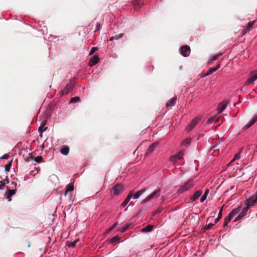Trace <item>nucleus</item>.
<instances>
[{"mask_svg": "<svg viewBox=\"0 0 257 257\" xmlns=\"http://www.w3.org/2000/svg\"><path fill=\"white\" fill-rule=\"evenodd\" d=\"M241 210V207H239L237 208H235L234 209H233L229 214L225 218L224 223H223V226H226L228 223V222L230 221V220L237 214H238Z\"/></svg>", "mask_w": 257, "mask_h": 257, "instance_id": "nucleus-1", "label": "nucleus"}, {"mask_svg": "<svg viewBox=\"0 0 257 257\" xmlns=\"http://www.w3.org/2000/svg\"><path fill=\"white\" fill-rule=\"evenodd\" d=\"M124 190L123 186L120 184H116L112 187L111 193L113 196H117L120 194Z\"/></svg>", "mask_w": 257, "mask_h": 257, "instance_id": "nucleus-2", "label": "nucleus"}, {"mask_svg": "<svg viewBox=\"0 0 257 257\" xmlns=\"http://www.w3.org/2000/svg\"><path fill=\"white\" fill-rule=\"evenodd\" d=\"M194 185V184L192 180H189L187 182H185L183 185H182L178 190V191L180 193H183L185 191H188L189 189L191 188Z\"/></svg>", "mask_w": 257, "mask_h": 257, "instance_id": "nucleus-3", "label": "nucleus"}, {"mask_svg": "<svg viewBox=\"0 0 257 257\" xmlns=\"http://www.w3.org/2000/svg\"><path fill=\"white\" fill-rule=\"evenodd\" d=\"M180 51L181 54L184 57L188 56L191 52L190 48L188 45L182 46L180 49Z\"/></svg>", "mask_w": 257, "mask_h": 257, "instance_id": "nucleus-4", "label": "nucleus"}, {"mask_svg": "<svg viewBox=\"0 0 257 257\" xmlns=\"http://www.w3.org/2000/svg\"><path fill=\"white\" fill-rule=\"evenodd\" d=\"M74 83L72 82V81H70L69 83H68L65 87L61 90L62 95H66L67 94L69 91L74 87Z\"/></svg>", "mask_w": 257, "mask_h": 257, "instance_id": "nucleus-5", "label": "nucleus"}, {"mask_svg": "<svg viewBox=\"0 0 257 257\" xmlns=\"http://www.w3.org/2000/svg\"><path fill=\"white\" fill-rule=\"evenodd\" d=\"M160 192V189H156L153 193L150 194L148 197L143 199L142 201V203L144 204L148 202L149 201L152 200L154 197H155L159 192Z\"/></svg>", "mask_w": 257, "mask_h": 257, "instance_id": "nucleus-6", "label": "nucleus"}, {"mask_svg": "<svg viewBox=\"0 0 257 257\" xmlns=\"http://www.w3.org/2000/svg\"><path fill=\"white\" fill-rule=\"evenodd\" d=\"M183 155L184 152L183 151H180L177 154L171 157L170 161L172 162L175 163L178 160L181 159Z\"/></svg>", "mask_w": 257, "mask_h": 257, "instance_id": "nucleus-7", "label": "nucleus"}, {"mask_svg": "<svg viewBox=\"0 0 257 257\" xmlns=\"http://www.w3.org/2000/svg\"><path fill=\"white\" fill-rule=\"evenodd\" d=\"M99 61V58L98 56L94 55L92 57L89 61V66L92 67L95 65H96Z\"/></svg>", "mask_w": 257, "mask_h": 257, "instance_id": "nucleus-8", "label": "nucleus"}, {"mask_svg": "<svg viewBox=\"0 0 257 257\" xmlns=\"http://www.w3.org/2000/svg\"><path fill=\"white\" fill-rule=\"evenodd\" d=\"M199 119L197 117H196L194 119H193L190 122L189 126L187 127V129L188 131H191L193 127L195 126V125L197 124L198 122Z\"/></svg>", "mask_w": 257, "mask_h": 257, "instance_id": "nucleus-9", "label": "nucleus"}, {"mask_svg": "<svg viewBox=\"0 0 257 257\" xmlns=\"http://www.w3.org/2000/svg\"><path fill=\"white\" fill-rule=\"evenodd\" d=\"M257 79V71H254L251 76L246 81L247 84H252L253 83L254 81Z\"/></svg>", "mask_w": 257, "mask_h": 257, "instance_id": "nucleus-10", "label": "nucleus"}, {"mask_svg": "<svg viewBox=\"0 0 257 257\" xmlns=\"http://www.w3.org/2000/svg\"><path fill=\"white\" fill-rule=\"evenodd\" d=\"M158 144L156 142L153 143L152 144V145L150 146V147L147 149L146 154L147 155H150L151 154L156 148V147L158 146Z\"/></svg>", "mask_w": 257, "mask_h": 257, "instance_id": "nucleus-11", "label": "nucleus"}, {"mask_svg": "<svg viewBox=\"0 0 257 257\" xmlns=\"http://www.w3.org/2000/svg\"><path fill=\"white\" fill-rule=\"evenodd\" d=\"M133 192L131 191L130 192V193L128 194L126 199L121 203V206L122 207H124L127 205V204L128 203V202L130 201L131 199L133 197Z\"/></svg>", "mask_w": 257, "mask_h": 257, "instance_id": "nucleus-12", "label": "nucleus"}, {"mask_svg": "<svg viewBox=\"0 0 257 257\" xmlns=\"http://www.w3.org/2000/svg\"><path fill=\"white\" fill-rule=\"evenodd\" d=\"M227 103L228 102L226 101H224L221 102L218 107V112L221 113L226 108Z\"/></svg>", "mask_w": 257, "mask_h": 257, "instance_id": "nucleus-13", "label": "nucleus"}, {"mask_svg": "<svg viewBox=\"0 0 257 257\" xmlns=\"http://www.w3.org/2000/svg\"><path fill=\"white\" fill-rule=\"evenodd\" d=\"M16 190H10L8 189L7 192V198L8 201H11L12 200L11 197L14 195L16 193Z\"/></svg>", "mask_w": 257, "mask_h": 257, "instance_id": "nucleus-14", "label": "nucleus"}, {"mask_svg": "<svg viewBox=\"0 0 257 257\" xmlns=\"http://www.w3.org/2000/svg\"><path fill=\"white\" fill-rule=\"evenodd\" d=\"M177 100V97L175 96L171 98L169 101L166 103L167 107H171L175 105Z\"/></svg>", "mask_w": 257, "mask_h": 257, "instance_id": "nucleus-15", "label": "nucleus"}, {"mask_svg": "<svg viewBox=\"0 0 257 257\" xmlns=\"http://www.w3.org/2000/svg\"><path fill=\"white\" fill-rule=\"evenodd\" d=\"M219 67L220 64H218L215 67L209 68L206 75H209L212 74L213 72L216 71L218 69H219Z\"/></svg>", "mask_w": 257, "mask_h": 257, "instance_id": "nucleus-16", "label": "nucleus"}, {"mask_svg": "<svg viewBox=\"0 0 257 257\" xmlns=\"http://www.w3.org/2000/svg\"><path fill=\"white\" fill-rule=\"evenodd\" d=\"M202 194V192L201 190L196 191L194 195L192 196L191 199L192 201L196 200Z\"/></svg>", "mask_w": 257, "mask_h": 257, "instance_id": "nucleus-17", "label": "nucleus"}, {"mask_svg": "<svg viewBox=\"0 0 257 257\" xmlns=\"http://www.w3.org/2000/svg\"><path fill=\"white\" fill-rule=\"evenodd\" d=\"M133 5L134 7V9L136 11H138L141 8L142 3L140 1H139L138 0L134 1L133 2Z\"/></svg>", "mask_w": 257, "mask_h": 257, "instance_id": "nucleus-18", "label": "nucleus"}, {"mask_svg": "<svg viewBox=\"0 0 257 257\" xmlns=\"http://www.w3.org/2000/svg\"><path fill=\"white\" fill-rule=\"evenodd\" d=\"M212 141L213 142V146H212L210 151H211L213 149L217 148L220 145H221V142L220 141H217L214 139H213Z\"/></svg>", "mask_w": 257, "mask_h": 257, "instance_id": "nucleus-19", "label": "nucleus"}, {"mask_svg": "<svg viewBox=\"0 0 257 257\" xmlns=\"http://www.w3.org/2000/svg\"><path fill=\"white\" fill-rule=\"evenodd\" d=\"M66 188V191H65V194H64L65 196L67 195L68 192H71V191H73V190H74L73 185H72V184H69L68 185H67Z\"/></svg>", "mask_w": 257, "mask_h": 257, "instance_id": "nucleus-20", "label": "nucleus"}, {"mask_svg": "<svg viewBox=\"0 0 257 257\" xmlns=\"http://www.w3.org/2000/svg\"><path fill=\"white\" fill-rule=\"evenodd\" d=\"M248 209H249L248 206H246V207H244L242 209L241 212L239 214V218H242L243 217H244L246 215V212Z\"/></svg>", "mask_w": 257, "mask_h": 257, "instance_id": "nucleus-21", "label": "nucleus"}, {"mask_svg": "<svg viewBox=\"0 0 257 257\" xmlns=\"http://www.w3.org/2000/svg\"><path fill=\"white\" fill-rule=\"evenodd\" d=\"M69 152V148L68 146H65L63 147L60 150V152L64 155H67Z\"/></svg>", "mask_w": 257, "mask_h": 257, "instance_id": "nucleus-22", "label": "nucleus"}, {"mask_svg": "<svg viewBox=\"0 0 257 257\" xmlns=\"http://www.w3.org/2000/svg\"><path fill=\"white\" fill-rule=\"evenodd\" d=\"M153 227L154 226L153 225L149 224L145 227L143 228L142 229V231L145 232H150L152 230Z\"/></svg>", "mask_w": 257, "mask_h": 257, "instance_id": "nucleus-23", "label": "nucleus"}, {"mask_svg": "<svg viewBox=\"0 0 257 257\" xmlns=\"http://www.w3.org/2000/svg\"><path fill=\"white\" fill-rule=\"evenodd\" d=\"M78 241V240H75L74 241H67L66 242V244L69 247H74L76 245V243H77Z\"/></svg>", "mask_w": 257, "mask_h": 257, "instance_id": "nucleus-24", "label": "nucleus"}, {"mask_svg": "<svg viewBox=\"0 0 257 257\" xmlns=\"http://www.w3.org/2000/svg\"><path fill=\"white\" fill-rule=\"evenodd\" d=\"M222 208H223V207L220 209L219 212L218 213V215L217 216V217L215 219L214 224L217 223L220 220V219L221 218Z\"/></svg>", "mask_w": 257, "mask_h": 257, "instance_id": "nucleus-25", "label": "nucleus"}, {"mask_svg": "<svg viewBox=\"0 0 257 257\" xmlns=\"http://www.w3.org/2000/svg\"><path fill=\"white\" fill-rule=\"evenodd\" d=\"M208 193H209V190L208 189H207L204 194H203V195L201 197V199H200V202H203L206 199V197L208 194Z\"/></svg>", "mask_w": 257, "mask_h": 257, "instance_id": "nucleus-26", "label": "nucleus"}, {"mask_svg": "<svg viewBox=\"0 0 257 257\" xmlns=\"http://www.w3.org/2000/svg\"><path fill=\"white\" fill-rule=\"evenodd\" d=\"M220 118L216 116L211 117L208 119V121L211 122H216L219 121Z\"/></svg>", "mask_w": 257, "mask_h": 257, "instance_id": "nucleus-27", "label": "nucleus"}, {"mask_svg": "<svg viewBox=\"0 0 257 257\" xmlns=\"http://www.w3.org/2000/svg\"><path fill=\"white\" fill-rule=\"evenodd\" d=\"M33 159L35 162L37 163H41L44 161L43 159L41 156H39L35 158H34Z\"/></svg>", "mask_w": 257, "mask_h": 257, "instance_id": "nucleus-28", "label": "nucleus"}, {"mask_svg": "<svg viewBox=\"0 0 257 257\" xmlns=\"http://www.w3.org/2000/svg\"><path fill=\"white\" fill-rule=\"evenodd\" d=\"M120 239V237L118 236H115L113 237L110 240V242L111 243L113 242H118Z\"/></svg>", "mask_w": 257, "mask_h": 257, "instance_id": "nucleus-29", "label": "nucleus"}, {"mask_svg": "<svg viewBox=\"0 0 257 257\" xmlns=\"http://www.w3.org/2000/svg\"><path fill=\"white\" fill-rule=\"evenodd\" d=\"M255 21L249 22L247 23V27H246L247 29L248 30H250L252 28L253 25H254L255 23Z\"/></svg>", "mask_w": 257, "mask_h": 257, "instance_id": "nucleus-30", "label": "nucleus"}, {"mask_svg": "<svg viewBox=\"0 0 257 257\" xmlns=\"http://www.w3.org/2000/svg\"><path fill=\"white\" fill-rule=\"evenodd\" d=\"M80 98L78 96H76L72 98L70 100V103H76L80 100Z\"/></svg>", "mask_w": 257, "mask_h": 257, "instance_id": "nucleus-31", "label": "nucleus"}, {"mask_svg": "<svg viewBox=\"0 0 257 257\" xmlns=\"http://www.w3.org/2000/svg\"><path fill=\"white\" fill-rule=\"evenodd\" d=\"M214 225V223H210L208 225H205L204 228V231H205L206 230L210 229Z\"/></svg>", "mask_w": 257, "mask_h": 257, "instance_id": "nucleus-32", "label": "nucleus"}, {"mask_svg": "<svg viewBox=\"0 0 257 257\" xmlns=\"http://www.w3.org/2000/svg\"><path fill=\"white\" fill-rule=\"evenodd\" d=\"M11 166H12V161H11L10 162L8 163L5 166V171L7 172L10 171V168H11Z\"/></svg>", "mask_w": 257, "mask_h": 257, "instance_id": "nucleus-33", "label": "nucleus"}, {"mask_svg": "<svg viewBox=\"0 0 257 257\" xmlns=\"http://www.w3.org/2000/svg\"><path fill=\"white\" fill-rule=\"evenodd\" d=\"M240 157V152H239L235 154L233 159L231 161L230 163L236 160L239 159Z\"/></svg>", "mask_w": 257, "mask_h": 257, "instance_id": "nucleus-34", "label": "nucleus"}, {"mask_svg": "<svg viewBox=\"0 0 257 257\" xmlns=\"http://www.w3.org/2000/svg\"><path fill=\"white\" fill-rule=\"evenodd\" d=\"M33 158H34V157L32 156V154H29V156H28V157H27L25 158L24 159V160H25V161L26 162H29V161H30V160L31 159L33 160Z\"/></svg>", "mask_w": 257, "mask_h": 257, "instance_id": "nucleus-35", "label": "nucleus"}, {"mask_svg": "<svg viewBox=\"0 0 257 257\" xmlns=\"http://www.w3.org/2000/svg\"><path fill=\"white\" fill-rule=\"evenodd\" d=\"M97 50H98L97 47H92L90 50V52L89 53V55H92L93 53H94Z\"/></svg>", "mask_w": 257, "mask_h": 257, "instance_id": "nucleus-36", "label": "nucleus"}, {"mask_svg": "<svg viewBox=\"0 0 257 257\" xmlns=\"http://www.w3.org/2000/svg\"><path fill=\"white\" fill-rule=\"evenodd\" d=\"M257 121V115L254 116L252 119L249 122L251 125H253Z\"/></svg>", "mask_w": 257, "mask_h": 257, "instance_id": "nucleus-37", "label": "nucleus"}, {"mask_svg": "<svg viewBox=\"0 0 257 257\" xmlns=\"http://www.w3.org/2000/svg\"><path fill=\"white\" fill-rule=\"evenodd\" d=\"M221 55H222V53H219V54H216V55H214V56L212 57V58L211 60H212V61H215V60H217V59H218V58L220 56H221Z\"/></svg>", "mask_w": 257, "mask_h": 257, "instance_id": "nucleus-38", "label": "nucleus"}, {"mask_svg": "<svg viewBox=\"0 0 257 257\" xmlns=\"http://www.w3.org/2000/svg\"><path fill=\"white\" fill-rule=\"evenodd\" d=\"M123 33H120L118 35H115V36H114V39L115 40H118L120 38H121L123 36Z\"/></svg>", "mask_w": 257, "mask_h": 257, "instance_id": "nucleus-39", "label": "nucleus"}, {"mask_svg": "<svg viewBox=\"0 0 257 257\" xmlns=\"http://www.w3.org/2000/svg\"><path fill=\"white\" fill-rule=\"evenodd\" d=\"M128 228V225H126L125 226L122 227L121 228H120L119 229V231L121 232H123L124 231H125Z\"/></svg>", "mask_w": 257, "mask_h": 257, "instance_id": "nucleus-40", "label": "nucleus"}, {"mask_svg": "<svg viewBox=\"0 0 257 257\" xmlns=\"http://www.w3.org/2000/svg\"><path fill=\"white\" fill-rule=\"evenodd\" d=\"M146 191V188H143L139 191H138L137 192L139 193V196H140L142 194H143Z\"/></svg>", "mask_w": 257, "mask_h": 257, "instance_id": "nucleus-41", "label": "nucleus"}, {"mask_svg": "<svg viewBox=\"0 0 257 257\" xmlns=\"http://www.w3.org/2000/svg\"><path fill=\"white\" fill-rule=\"evenodd\" d=\"M44 124H43V125H41V126H40L39 127V131L40 132L42 133L43 132H44V131L46 130L47 127H45V128H44V129L43 128V127H44Z\"/></svg>", "mask_w": 257, "mask_h": 257, "instance_id": "nucleus-42", "label": "nucleus"}, {"mask_svg": "<svg viewBox=\"0 0 257 257\" xmlns=\"http://www.w3.org/2000/svg\"><path fill=\"white\" fill-rule=\"evenodd\" d=\"M162 211V209L158 208L153 213V216L156 215L157 214L160 213Z\"/></svg>", "mask_w": 257, "mask_h": 257, "instance_id": "nucleus-43", "label": "nucleus"}, {"mask_svg": "<svg viewBox=\"0 0 257 257\" xmlns=\"http://www.w3.org/2000/svg\"><path fill=\"white\" fill-rule=\"evenodd\" d=\"M133 197L134 199H138L140 197L139 193L137 192L135 194L133 193Z\"/></svg>", "mask_w": 257, "mask_h": 257, "instance_id": "nucleus-44", "label": "nucleus"}, {"mask_svg": "<svg viewBox=\"0 0 257 257\" xmlns=\"http://www.w3.org/2000/svg\"><path fill=\"white\" fill-rule=\"evenodd\" d=\"M191 139H187L184 142V144L185 145H189L190 143Z\"/></svg>", "mask_w": 257, "mask_h": 257, "instance_id": "nucleus-45", "label": "nucleus"}, {"mask_svg": "<svg viewBox=\"0 0 257 257\" xmlns=\"http://www.w3.org/2000/svg\"><path fill=\"white\" fill-rule=\"evenodd\" d=\"M100 24L98 23H97V24L96 25V30H95V31H98L100 29Z\"/></svg>", "mask_w": 257, "mask_h": 257, "instance_id": "nucleus-46", "label": "nucleus"}, {"mask_svg": "<svg viewBox=\"0 0 257 257\" xmlns=\"http://www.w3.org/2000/svg\"><path fill=\"white\" fill-rule=\"evenodd\" d=\"M251 126V124L248 122L247 124H246L244 127L245 128V129H247L248 128H249L250 126Z\"/></svg>", "mask_w": 257, "mask_h": 257, "instance_id": "nucleus-47", "label": "nucleus"}, {"mask_svg": "<svg viewBox=\"0 0 257 257\" xmlns=\"http://www.w3.org/2000/svg\"><path fill=\"white\" fill-rule=\"evenodd\" d=\"M248 29H247V28H245V29H244L243 30H242V34H243V35H244L245 34H246V33H247V31H248Z\"/></svg>", "mask_w": 257, "mask_h": 257, "instance_id": "nucleus-48", "label": "nucleus"}, {"mask_svg": "<svg viewBox=\"0 0 257 257\" xmlns=\"http://www.w3.org/2000/svg\"><path fill=\"white\" fill-rule=\"evenodd\" d=\"M9 156L8 154L4 155L1 158L4 159H7L9 158Z\"/></svg>", "mask_w": 257, "mask_h": 257, "instance_id": "nucleus-49", "label": "nucleus"}, {"mask_svg": "<svg viewBox=\"0 0 257 257\" xmlns=\"http://www.w3.org/2000/svg\"><path fill=\"white\" fill-rule=\"evenodd\" d=\"M113 229H112V228H111L110 227L109 228H108L105 231V233H109V232H110L111 230H112Z\"/></svg>", "mask_w": 257, "mask_h": 257, "instance_id": "nucleus-50", "label": "nucleus"}, {"mask_svg": "<svg viewBox=\"0 0 257 257\" xmlns=\"http://www.w3.org/2000/svg\"><path fill=\"white\" fill-rule=\"evenodd\" d=\"M117 224V222H115L110 227L112 228V229H113V228H114L116 227Z\"/></svg>", "mask_w": 257, "mask_h": 257, "instance_id": "nucleus-51", "label": "nucleus"}, {"mask_svg": "<svg viewBox=\"0 0 257 257\" xmlns=\"http://www.w3.org/2000/svg\"><path fill=\"white\" fill-rule=\"evenodd\" d=\"M117 224V222H115L110 227L112 228V229H113V228H114L116 227Z\"/></svg>", "mask_w": 257, "mask_h": 257, "instance_id": "nucleus-52", "label": "nucleus"}, {"mask_svg": "<svg viewBox=\"0 0 257 257\" xmlns=\"http://www.w3.org/2000/svg\"><path fill=\"white\" fill-rule=\"evenodd\" d=\"M117 224V222H115L110 227L112 228V229H113V228H114L116 227Z\"/></svg>", "mask_w": 257, "mask_h": 257, "instance_id": "nucleus-53", "label": "nucleus"}, {"mask_svg": "<svg viewBox=\"0 0 257 257\" xmlns=\"http://www.w3.org/2000/svg\"><path fill=\"white\" fill-rule=\"evenodd\" d=\"M241 218H239V215L235 218L234 222H236L238 221L239 219H241Z\"/></svg>", "mask_w": 257, "mask_h": 257, "instance_id": "nucleus-54", "label": "nucleus"}, {"mask_svg": "<svg viewBox=\"0 0 257 257\" xmlns=\"http://www.w3.org/2000/svg\"><path fill=\"white\" fill-rule=\"evenodd\" d=\"M113 40H114V37H111L109 39V41H113Z\"/></svg>", "mask_w": 257, "mask_h": 257, "instance_id": "nucleus-55", "label": "nucleus"}, {"mask_svg": "<svg viewBox=\"0 0 257 257\" xmlns=\"http://www.w3.org/2000/svg\"><path fill=\"white\" fill-rule=\"evenodd\" d=\"M13 184L15 186H16V183L13 182Z\"/></svg>", "mask_w": 257, "mask_h": 257, "instance_id": "nucleus-56", "label": "nucleus"}, {"mask_svg": "<svg viewBox=\"0 0 257 257\" xmlns=\"http://www.w3.org/2000/svg\"><path fill=\"white\" fill-rule=\"evenodd\" d=\"M237 103L234 104V106H235Z\"/></svg>", "mask_w": 257, "mask_h": 257, "instance_id": "nucleus-57", "label": "nucleus"}, {"mask_svg": "<svg viewBox=\"0 0 257 257\" xmlns=\"http://www.w3.org/2000/svg\"><path fill=\"white\" fill-rule=\"evenodd\" d=\"M216 150H219V149H216ZM216 151V150H214V151Z\"/></svg>", "mask_w": 257, "mask_h": 257, "instance_id": "nucleus-58", "label": "nucleus"}]
</instances>
